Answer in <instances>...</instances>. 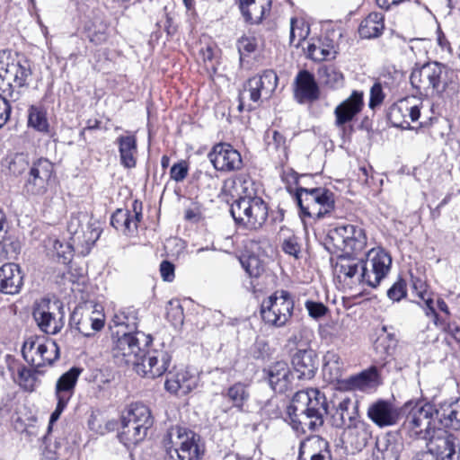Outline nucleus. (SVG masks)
<instances>
[{
	"mask_svg": "<svg viewBox=\"0 0 460 460\" xmlns=\"http://www.w3.org/2000/svg\"><path fill=\"white\" fill-rule=\"evenodd\" d=\"M292 365L299 379H312L319 366L317 354L314 349H298L292 358Z\"/></svg>",
	"mask_w": 460,
	"mask_h": 460,
	"instance_id": "25",
	"label": "nucleus"
},
{
	"mask_svg": "<svg viewBox=\"0 0 460 460\" xmlns=\"http://www.w3.org/2000/svg\"><path fill=\"white\" fill-rule=\"evenodd\" d=\"M330 415L333 427L347 429L351 423L359 418L358 402L345 397L333 406Z\"/></svg>",
	"mask_w": 460,
	"mask_h": 460,
	"instance_id": "22",
	"label": "nucleus"
},
{
	"mask_svg": "<svg viewBox=\"0 0 460 460\" xmlns=\"http://www.w3.org/2000/svg\"><path fill=\"white\" fill-rule=\"evenodd\" d=\"M230 213L239 226L257 230L268 218V205L257 196L241 197L231 205Z\"/></svg>",
	"mask_w": 460,
	"mask_h": 460,
	"instance_id": "6",
	"label": "nucleus"
},
{
	"mask_svg": "<svg viewBox=\"0 0 460 460\" xmlns=\"http://www.w3.org/2000/svg\"><path fill=\"white\" fill-rule=\"evenodd\" d=\"M224 186L226 189H232V190H229L232 196L241 198L252 196L253 194L252 182L245 174L238 175L234 179L226 181Z\"/></svg>",
	"mask_w": 460,
	"mask_h": 460,
	"instance_id": "44",
	"label": "nucleus"
},
{
	"mask_svg": "<svg viewBox=\"0 0 460 460\" xmlns=\"http://www.w3.org/2000/svg\"><path fill=\"white\" fill-rule=\"evenodd\" d=\"M31 69L26 60L14 58L6 50L0 51V92L16 102L20 99L21 89L28 85Z\"/></svg>",
	"mask_w": 460,
	"mask_h": 460,
	"instance_id": "2",
	"label": "nucleus"
},
{
	"mask_svg": "<svg viewBox=\"0 0 460 460\" xmlns=\"http://www.w3.org/2000/svg\"><path fill=\"white\" fill-rule=\"evenodd\" d=\"M226 397L230 402H232L234 407L242 411L243 410V405L250 398V394L245 385L242 383H235L227 389Z\"/></svg>",
	"mask_w": 460,
	"mask_h": 460,
	"instance_id": "46",
	"label": "nucleus"
},
{
	"mask_svg": "<svg viewBox=\"0 0 460 460\" xmlns=\"http://www.w3.org/2000/svg\"><path fill=\"white\" fill-rule=\"evenodd\" d=\"M327 413L326 397L314 388L296 392L288 407L291 426L296 432L301 433L319 429L323 425Z\"/></svg>",
	"mask_w": 460,
	"mask_h": 460,
	"instance_id": "1",
	"label": "nucleus"
},
{
	"mask_svg": "<svg viewBox=\"0 0 460 460\" xmlns=\"http://www.w3.org/2000/svg\"><path fill=\"white\" fill-rule=\"evenodd\" d=\"M278 84V76L272 70H266L261 75L250 78L239 93L238 110H252L253 107L248 102H258L269 100Z\"/></svg>",
	"mask_w": 460,
	"mask_h": 460,
	"instance_id": "9",
	"label": "nucleus"
},
{
	"mask_svg": "<svg viewBox=\"0 0 460 460\" xmlns=\"http://www.w3.org/2000/svg\"><path fill=\"white\" fill-rule=\"evenodd\" d=\"M347 429L357 438L356 444L358 447L366 446L371 438L370 426L359 418L351 423Z\"/></svg>",
	"mask_w": 460,
	"mask_h": 460,
	"instance_id": "49",
	"label": "nucleus"
},
{
	"mask_svg": "<svg viewBox=\"0 0 460 460\" xmlns=\"http://www.w3.org/2000/svg\"><path fill=\"white\" fill-rule=\"evenodd\" d=\"M54 173V165L47 158L40 157L34 160L30 166L24 183V191L29 196L44 195Z\"/></svg>",
	"mask_w": 460,
	"mask_h": 460,
	"instance_id": "13",
	"label": "nucleus"
},
{
	"mask_svg": "<svg viewBox=\"0 0 460 460\" xmlns=\"http://www.w3.org/2000/svg\"><path fill=\"white\" fill-rule=\"evenodd\" d=\"M237 48L241 55L250 54L256 49V40L252 37H242L237 42Z\"/></svg>",
	"mask_w": 460,
	"mask_h": 460,
	"instance_id": "64",
	"label": "nucleus"
},
{
	"mask_svg": "<svg viewBox=\"0 0 460 460\" xmlns=\"http://www.w3.org/2000/svg\"><path fill=\"white\" fill-rule=\"evenodd\" d=\"M139 335L145 336L140 332H123L118 334V338L114 341L111 353L119 365H133L136 366L139 360L144 349L140 347Z\"/></svg>",
	"mask_w": 460,
	"mask_h": 460,
	"instance_id": "14",
	"label": "nucleus"
},
{
	"mask_svg": "<svg viewBox=\"0 0 460 460\" xmlns=\"http://www.w3.org/2000/svg\"><path fill=\"white\" fill-rule=\"evenodd\" d=\"M342 370L343 361L341 356L333 350L327 351L323 356V373L324 377L331 383L338 382L341 385Z\"/></svg>",
	"mask_w": 460,
	"mask_h": 460,
	"instance_id": "38",
	"label": "nucleus"
},
{
	"mask_svg": "<svg viewBox=\"0 0 460 460\" xmlns=\"http://www.w3.org/2000/svg\"><path fill=\"white\" fill-rule=\"evenodd\" d=\"M319 97V89L314 75L307 70L300 71L295 80V98L300 103L312 102Z\"/></svg>",
	"mask_w": 460,
	"mask_h": 460,
	"instance_id": "29",
	"label": "nucleus"
},
{
	"mask_svg": "<svg viewBox=\"0 0 460 460\" xmlns=\"http://www.w3.org/2000/svg\"><path fill=\"white\" fill-rule=\"evenodd\" d=\"M308 57L314 61H323L328 58H333L335 51L332 46L319 44H309L307 47Z\"/></svg>",
	"mask_w": 460,
	"mask_h": 460,
	"instance_id": "50",
	"label": "nucleus"
},
{
	"mask_svg": "<svg viewBox=\"0 0 460 460\" xmlns=\"http://www.w3.org/2000/svg\"><path fill=\"white\" fill-rule=\"evenodd\" d=\"M385 29L384 14L381 13H371L359 24L358 33L363 39H373L379 37Z\"/></svg>",
	"mask_w": 460,
	"mask_h": 460,
	"instance_id": "39",
	"label": "nucleus"
},
{
	"mask_svg": "<svg viewBox=\"0 0 460 460\" xmlns=\"http://www.w3.org/2000/svg\"><path fill=\"white\" fill-rule=\"evenodd\" d=\"M436 419L446 428L460 430V398L436 406Z\"/></svg>",
	"mask_w": 460,
	"mask_h": 460,
	"instance_id": "31",
	"label": "nucleus"
},
{
	"mask_svg": "<svg viewBox=\"0 0 460 460\" xmlns=\"http://www.w3.org/2000/svg\"><path fill=\"white\" fill-rule=\"evenodd\" d=\"M364 260H358L354 257L341 256L335 266L339 277H343L344 281L349 279L352 284H365V279L361 278V265Z\"/></svg>",
	"mask_w": 460,
	"mask_h": 460,
	"instance_id": "33",
	"label": "nucleus"
},
{
	"mask_svg": "<svg viewBox=\"0 0 460 460\" xmlns=\"http://www.w3.org/2000/svg\"><path fill=\"white\" fill-rule=\"evenodd\" d=\"M364 106L363 93L353 91L352 93L342 101L334 109V124L339 128H344L361 111Z\"/></svg>",
	"mask_w": 460,
	"mask_h": 460,
	"instance_id": "21",
	"label": "nucleus"
},
{
	"mask_svg": "<svg viewBox=\"0 0 460 460\" xmlns=\"http://www.w3.org/2000/svg\"><path fill=\"white\" fill-rule=\"evenodd\" d=\"M305 308L309 315L314 319L323 316L327 312V307L320 302L306 301Z\"/></svg>",
	"mask_w": 460,
	"mask_h": 460,
	"instance_id": "63",
	"label": "nucleus"
},
{
	"mask_svg": "<svg viewBox=\"0 0 460 460\" xmlns=\"http://www.w3.org/2000/svg\"><path fill=\"white\" fill-rule=\"evenodd\" d=\"M23 285L21 268L15 263H6L0 268V292L7 295L18 294Z\"/></svg>",
	"mask_w": 460,
	"mask_h": 460,
	"instance_id": "28",
	"label": "nucleus"
},
{
	"mask_svg": "<svg viewBox=\"0 0 460 460\" xmlns=\"http://www.w3.org/2000/svg\"><path fill=\"white\" fill-rule=\"evenodd\" d=\"M296 199L300 215L312 218H322L334 208V195L325 188H298Z\"/></svg>",
	"mask_w": 460,
	"mask_h": 460,
	"instance_id": "7",
	"label": "nucleus"
},
{
	"mask_svg": "<svg viewBox=\"0 0 460 460\" xmlns=\"http://www.w3.org/2000/svg\"><path fill=\"white\" fill-rule=\"evenodd\" d=\"M385 99V94L383 93L382 86L379 83H376L370 89V99H369V108L375 109L376 106H379Z\"/></svg>",
	"mask_w": 460,
	"mask_h": 460,
	"instance_id": "62",
	"label": "nucleus"
},
{
	"mask_svg": "<svg viewBox=\"0 0 460 460\" xmlns=\"http://www.w3.org/2000/svg\"><path fill=\"white\" fill-rule=\"evenodd\" d=\"M414 98L407 97L393 104L388 112L390 122L396 128H409L411 122H415L420 116V108Z\"/></svg>",
	"mask_w": 460,
	"mask_h": 460,
	"instance_id": "19",
	"label": "nucleus"
},
{
	"mask_svg": "<svg viewBox=\"0 0 460 460\" xmlns=\"http://www.w3.org/2000/svg\"><path fill=\"white\" fill-rule=\"evenodd\" d=\"M4 234L5 231L2 233V238L0 242L2 250L7 258H14L21 251V244L17 240H12L9 237H5Z\"/></svg>",
	"mask_w": 460,
	"mask_h": 460,
	"instance_id": "56",
	"label": "nucleus"
},
{
	"mask_svg": "<svg viewBox=\"0 0 460 460\" xmlns=\"http://www.w3.org/2000/svg\"><path fill=\"white\" fill-rule=\"evenodd\" d=\"M307 34L308 28H305L303 23L301 26H298V21L292 18L290 25V43L298 47L300 42L306 38Z\"/></svg>",
	"mask_w": 460,
	"mask_h": 460,
	"instance_id": "53",
	"label": "nucleus"
},
{
	"mask_svg": "<svg viewBox=\"0 0 460 460\" xmlns=\"http://www.w3.org/2000/svg\"><path fill=\"white\" fill-rule=\"evenodd\" d=\"M428 440V452L435 460L460 459V443L454 435L438 429Z\"/></svg>",
	"mask_w": 460,
	"mask_h": 460,
	"instance_id": "17",
	"label": "nucleus"
},
{
	"mask_svg": "<svg viewBox=\"0 0 460 460\" xmlns=\"http://www.w3.org/2000/svg\"><path fill=\"white\" fill-rule=\"evenodd\" d=\"M379 385V375L376 367L363 370L341 382L340 388L350 391L367 392Z\"/></svg>",
	"mask_w": 460,
	"mask_h": 460,
	"instance_id": "27",
	"label": "nucleus"
},
{
	"mask_svg": "<svg viewBox=\"0 0 460 460\" xmlns=\"http://www.w3.org/2000/svg\"><path fill=\"white\" fill-rule=\"evenodd\" d=\"M412 288L416 291L417 296L424 301L425 304V313L429 315H433L437 317L436 309L434 306L433 299L429 297H426L427 296V286L424 281L421 279H415L412 281Z\"/></svg>",
	"mask_w": 460,
	"mask_h": 460,
	"instance_id": "51",
	"label": "nucleus"
},
{
	"mask_svg": "<svg viewBox=\"0 0 460 460\" xmlns=\"http://www.w3.org/2000/svg\"><path fill=\"white\" fill-rule=\"evenodd\" d=\"M449 68L438 62H429L413 69L410 81L420 94L429 96L441 93L448 84Z\"/></svg>",
	"mask_w": 460,
	"mask_h": 460,
	"instance_id": "5",
	"label": "nucleus"
},
{
	"mask_svg": "<svg viewBox=\"0 0 460 460\" xmlns=\"http://www.w3.org/2000/svg\"><path fill=\"white\" fill-rule=\"evenodd\" d=\"M37 374H42V371L40 368L30 369L22 366L18 368V377L15 381L23 390L32 392L38 382Z\"/></svg>",
	"mask_w": 460,
	"mask_h": 460,
	"instance_id": "48",
	"label": "nucleus"
},
{
	"mask_svg": "<svg viewBox=\"0 0 460 460\" xmlns=\"http://www.w3.org/2000/svg\"><path fill=\"white\" fill-rule=\"evenodd\" d=\"M167 318L175 325L182 323L183 311L179 303L175 305H173L172 302L169 303V306L167 307Z\"/></svg>",
	"mask_w": 460,
	"mask_h": 460,
	"instance_id": "61",
	"label": "nucleus"
},
{
	"mask_svg": "<svg viewBox=\"0 0 460 460\" xmlns=\"http://www.w3.org/2000/svg\"><path fill=\"white\" fill-rule=\"evenodd\" d=\"M376 448V451L374 453L376 460H399L403 449V442L397 434L389 432L377 438Z\"/></svg>",
	"mask_w": 460,
	"mask_h": 460,
	"instance_id": "24",
	"label": "nucleus"
},
{
	"mask_svg": "<svg viewBox=\"0 0 460 460\" xmlns=\"http://www.w3.org/2000/svg\"><path fill=\"white\" fill-rule=\"evenodd\" d=\"M142 214L137 210V202L133 205V212L128 209H117L111 216V226L120 231L124 234H130L137 228V224L140 222Z\"/></svg>",
	"mask_w": 460,
	"mask_h": 460,
	"instance_id": "30",
	"label": "nucleus"
},
{
	"mask_svg": "<svg viewBox=\"0 0 460 460\" xmlns=\"http://www.w3.org/2000/svg\"><path fill=\"white\" fill-rule=\"evenodd\" d=\"M328 442L314 436L302 441L299 447L298 460H331Z\"/></svg>",
	"mask_w": 460,
	"mask_h": 460,
	"instance_id": "26",
	"label": "nucleus"
},
{
	"mask_svg": "<svg viewBox=\"0 0 460 460\" xmlns=\"http://www.w3.org/2000/svg\"><path fill=\"white\" fill-rule=\"evenodd\" d=\"M406 412L402 430L410 438L428 440L437 431L436 405L406 403L402 407V415Z\"/></svg>",
	"mask_w": 460,
	"mask_h": 460,
	"instance_id": "4",
	"label": "nucleus"
},
{
	"mask_svg": "<svg viewBox=\"0 0 460 460\" xmlns=\"http://www.w3.org/2000/svg\"><path fill=\"white\" fill-rule=\"evenodd\" d=\"M208 157L214 168L219 172L237 171L243 166L240 153L230 144H216L208 153Z\"/></svg>",
	"mask_w": 460,
	"mask_h": 460,
	"instance_id": "18",
	"label": "nucleus"
},
{
	"mask_svg": "<svg viewBox=\"0 0 460 460\" xmlns=\"http://www.w3.org/2000/svg\"><path fill=\"white\" fill-rule=\"evenodd\" d=\"M266 135L268 138V147L270 149L274 148L277 151H281L286 155V137L277 130H268Z\"/></svg>",
	"mask_w": 460,
	"mask_h": 460,
	"instance_id": "55",
	"label": "nucleus"
},
{
	"mask_svg": "<svg viewBox=\"0 0 460 460\" xmlns=\"http://www.w3.org/2000/svg\"><path fill=\"white\" fill-rule=\"evenodd\" d=\"M324 83L330 87H338L343 83V75L334 66H328L323 71Z\"/></svg>",
	"mask_w": 460,
	"mask_h": 460,
	"instance_id": "54",
	"label": "nucleus"
},
{
	"mask_svg": "<svg viewBox=\"0 0 460 460\" xmlns=\"http://www.w3.org/2000/svg\"><path fill=\"white\" fill-rule=\"evenodd\" d=\"M326 244L328 249L341 251L347 255H356L366 248L367 236L361 227L341 225L329 230Z\"/></svg>",
	"mask_w": 460,
	"mask_h": 460,
	"instance_id": "8",
	"label": "nucleus"
},
{
	"mask_svg": "<svg viewBox=\"0 0 460 460\" xmlns=\"http://www.w3.org/2000/svg\"><path fill=\"white\" fill-rule=\"evenodd\" d=\"M23 358L35 368L51 366L59 358V348L53 341H44L43 338L31 336L22 348Z\"/></svg>",
	"mask_w": 460,
	"mask_h": 460,
	"instance_id": "11",
	"label": "nucleus"
},
{
	"mask_svg": "<svg viewBox=\"0 0 460 460\" xmlns=\"http://www.w3.org/2000/svg\"><path fill=\"white\" fill-rule=\"evenodd\" d=\"M189 166L186 161H180L174 164L170 170L171 179L180 182L182 181L188 175Z\"/></svg>",
	"mask_w": 460,
	"mask_h": 460,
	"instance_id": "59",
	"label": "nucleus"
},
{
	"mask_svg": "<svg viewBox=\"0 0 460 460\" xmlns=\"http://www.w3.org/2000/svg\"><path fill=\"white\" fill-rule=\"evenodd\" d=\"M122 418L128 421L137 423L147 430L154 423L149 408L140 402L132 403Z\"/></svg>",
	"mask_w": 460,
	"mask_h": 460,
	"instance_id": "40",
	"label": "nucleus"
},
{
	"mask_svg": "<svg viewBox=\"0 0 460 460\" xmlns=\"http://www.w3.org/2000/svg\"><path fill=\"white\" fill-rule=\"evenodd\" d=\"M87 37L95 45H102L108 40L109 27L101 20H94L86 27Z\"/></svg>",
	"mask_w": 460,
	"mask_h": 460,
	"instance_id": "47",
	"label": "nucleus"
},
{
	"mask_svg": "<svg viewBox=\"0 0 460 460\" xmlns=\"http://www.w3.org/2000/svg\"><path fill=\"white\" fill-rule=\"evenodd\" d=\"M272 0H240V9L246 21L259 23L271 8Z\"/></svg>",
	"mask_w": 460,
	"mask_h": 460,
	"instance_id": "34",
	"label": "nucleus"
},
{
	"mask_svg": "<svg viewBox=\"0 0 460 460\" xmlns=\"http://www.w3.org/2000/svg\"><path fill=\"white\" fill-rule=\"evenodd\" d=\"M402 411L389 401L378 400L368 406L367 417L379 428H385L397 424Z\"/></svg>",
	"mask_w": 460,
	"mask_h": 460,
	"instance_id": "20",
	"label": "nucleus"
},
{
	"mask_svg": "<svg viewBox=\"0 0 460 460\" xmlns=\"http://www.w3.org/2000/svg\"><path fill=\"white\" fill-rule=\"evenodd\" d=\"M112 322L116 326H125L133 332L138 324L137 311L134 307L123 308L114 314Z\"/></svg>",
	"mask_w": 460,
	"mask_h": 460,
	"instance_id": "45",
	"label": "nucleus"
},
{
	"mask_svg": "<svg viewBox=\"0 0 460 460\" xmlns=\"http://www.w3.org/2000/svg\"><path fill=\"white\" fill-rule=\"evenodd\" d=\"M240 261L243 268L250 277L257 278L262 273L264 270L261 261L255 255L243 257L241 258Z\"/></svg>",
	"mask_w": 460,
	"mask_h": 460,
	"instance_id": "52",
	"label": "nucleus"
},
{
	"mask_svg": "<svg viewBox=\"0 0 460 460\" xmlns=\"http://www.w3.org/2000/svg\"><path fill=\"white\" fill-rule=\"evenodd\" d=\"M164 447L176 460H201L204 447L199 435L183 427H172L163 438Z\"/></svg>",
	"mask_w": 460,
	"mask_h": 460,
	"instance_id": "3",
	"label": "nucleus"
},
{
	"mask_svg": "<svg viewBox=\"0 0 460 460\" xmlns=\"http://www.w3.org/2000/svg\"><path fill=\"white\" fill-rule=\"evenodd\" d=\"M81 372V368L72 367L58 379L55 388L57 399H64L69 402L74 394L75 387Z\"/></svg>",
	"mask_w": 460,
	"mask_h": 460,
	"instance_id": "36",
	"label": "nucleus"
},
{
	"mask_svg": "<svg viewBox=\"0 0 460 460\" xmlns=\"http://www.w3.org/2000/svg\"><path fill=\"white\" fill-rule=\"evenodd\" d=\"M116 143L119 146L120 164L125 168H134L137 164V152L136 137L134 135L119 136Z\"/></svg>",
	"mask_w": 460,
	"mask_h": 460,
	"instance_id": "37",
	"label": "nucleus"
},
{
	"mask_svg": "<svg viewBox=\"0 0 460 460\" xmlns=\"http://www.w3.org/2000/svg\"><path fill=\"white\" fill-rule=\"evenodd\" d=\"M147 435V429L137 423L121 419V429L119 433V438L127 447L131 448L143 441Z\"/></svg>",
	"mask_w": 460,
	"mask_h": 460,
	"instance_id": "35",
	"label": "nucleus"
},
{
	"mask_svg": "<svg viewBox=\"0 0 460 460\" xmlns=\"http://www.w3.org/2000/svg\"><path fill=\"white\" fill-rule=\"evenodd\" d=\"M171 363V355L164 349L145 350L135 367L136 372L146 378H156L163 376Z\"/></svg>",
	"mask_w": 460,
	"mask_h": 460,
	"instance_id": "16",
	"label": "nucleus"
},
{
	"mask_svg": "<svg viewBox=\"0 0 460 460\" xmlns=\"http://www.w3.org/2000/svg\"><path fill=\"white\" fill-rule=\"evenodd\" d=\"M40 329L48 334H57L65 324V312L59 302L43 301L33 311Z\"/></svg>",
	"mask_w": 460,
	"mask_h": 460,
	"instance_id": "15",
	"label": "nucleus"
},
{
	"mask_svg": "<svg viewBox=\"0 0 460 460\" xmlns=\"http://www.w3.org/2000/svg\"><path fill=\"white\" fill-rule=\"evenodd\" d=\"M81 317L75 322L76 329L85 337L93 336L96 332L101 331L104 326V314H97V317L91 318L90 312H80Z\"/></svg>",
	"mask_w": 460,
	"mask_h": 460,
	"instance_id": "41",
	"label": "nucleus"
},
{
	"mask_svg": "<svg viewBox=\"0 0 460 460\" xmlns=\"http://www.w3.org/2000/svg\"><path fill=\"white\" fill-rule=\"evenodd\" d=\"M198 385V376L187 369L170 372L164 384L165 389L176 395L183 396L190 393Z\"/></svg>",
	"mask_w": 460,
	"mask_h": 460,
	"instance_id": "23",
	"label": "nucleus"
},
{
	"mask_svg": "<svg viewBox=\"0 0 460 460\" xmlns=\"http://www.w3.org/2000/svg\"><path fill=\"white\" fill-rule=\"evenodd\" d=\"M291 371L288 363L278 361L268 369V380L276 393H285L291 385Z\"/></svg>",
	"mask_w": 460,
	"mask_h": 460,
	"instance_id": "32",
	"label": "nucleus"
},
{
	"mask_svg": "<svg viewBox=\"0 0 460 460\" xmlns=\"http://www.w3.org/2000/svg\"><path fill=\"white\" fill-rule=\"evenodd\" d=\"M282 249L287 254L296 259L299 258L301 247L296 236H290L285 239L282 243Z\"/></svg>",
	"mask_w": 460,
	"mask_h": 460,
	"instance_id": "60",
	"label": "nucleus"
},
{
	"mask_svg": "<svg viewBox=\"0 0 460 460\" xmlns=\"http://www.w3.org/2000/svg\"><path fill=\"white\" fill-rule=\"evenodd\" d=\"M28 127L40 133L48 134L49 124L47 119V111L43 106L31 105L28 109Z\"/></svg>",
	"mask_w": 460,
	"mask_h": 460,
	"instance_id": "43",
	"label": "nucleus"
},
{
	"mask_svg": "<svg viewBox=\"0 0 460 460\" xmlns=\"http://www.w3.org/2000/svg\"><path fill=\"white\" fill-rule=\"evenodd\" d=\"M398 340L394 333L387 332V327L382 328V332L375 341L376 352L383 358L392 357L396 349Z\"/></svg>",
	"mask_w": 460,
	"mask_h": 460,
	"instance_id": "42",
	"label": "nucleus"
},
{
	"mask_svg": "<svg viewBox=\"0 0 460 460\" xmlns=\"http://www.w3.org/2000/svg\"><path fill=\"white\" fill-rule=\"evenodd\" d=\"M29 166V158L22 153L16 154L9 164V170L14 175H21Z\"/></svg>",
	"mask_w": 460,
	"mask_h": 460,
	"instance_id": "57",
	"label": "nucleus"
},
{
	"mask_svg": "<svg viewBox=\"0 0 460 460\" xmlns=\"http://www.w3.org/2000/svg\"><path fill=\"white\" fill-rule=\"evenodd\" d=\"M392 267V257L382 248H373L366 255L361 265V278L365 284L376 288L389 274Z\"/></svg>",
	"mask_w": 460,
	"mask_h": 460,
	"instance_id": "12",
	"label": "nucleus"
},
{
	"mask_svg": "<svg viewBox=\"0 0 460 460\" xmlns=\"http://www.w3.org/2000/svg\"><path fill=\"white\" fill-rule=\"evenodd\" d=\"M294 300L287 290H277L262 301L261 314L265 323L279 328L291 318Z\"/></svg>",
	"mask_w": 460,
	"mask_h": 460,
	"instance_id": "10",
	"label": "nucleus"
},
{
	"mask_svg": "<svg viewBox=\"0 0 460 460\" xmlns=\"http://www.w3.org/2000/svg\"><path fill=\"white\" fill-rule=\"evenodd\" d=\"M407 294L406 283L402 279L397 280L394 285L387 290V296L394 301L398 302Z\"/></svg>",
	"mask_w": 460,
	"mask_h": 460,
	"instance_id": "58",
	"label": "nucleus"
}]
</instances>
